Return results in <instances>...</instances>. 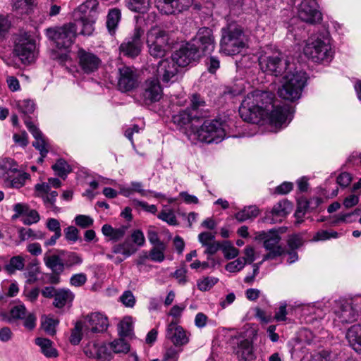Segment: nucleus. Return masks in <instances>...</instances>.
<instances>
[{"mask_svg": "<svg viewBox=\"0 0 361 361\" xmlns=\"http://www.w3.org/2000/svg\"><path fill=\"white\" fill-rule=\"evenodd\" d=\"M258 61L262 71L275 76L285 73L293 68L284 59L283 54L271 46L262 50Z\"/></svg>", "mask_w": 361, "mask_h": 361, "instance_id": "obj_3", "label": "nucleus"}, {"mask_svg": "<svg viewBox=\"0 0 361 361\" xmlns=\"http://www.w3.org/2000/svg\"><path fill=\"white\" fill-rule=\"evenodd\" d=\"M25 267V259L20 255L12 257L8 263L4 267L6 271L11 275L17 271H22Z\"/></svg>", "mask_w": 361, "mask_h": 361, "instance_id": "obj_38", "label": "nucleus"}, {"mask_svg": "<svg viewBox=\"0 0 361 361\" xmlns=\"http://www.w3.org/2000/svg\"><path fill=\"white\" fill-rule=\"evenodd\" d=\"M304 54L315 63H329L334 57V51L329 41L319 37H310L303 49Z\"/></svg>", "mask_w": 361, "mask_h": 361, "instance_id": "obj_8", "label": "nucleus"}, {"mask_svg": "<svg viewBox=\"0 0 361 361\" xmlns=\"http://www.w3.org/2000/svg\"><path fill=\"white\" fill-rule=\"evenodd\" d=\"M163 96V90L157 78L147 80L140 94L139 102L142 105L149 106L159 102Z\"/></svg>", "mask_w": 361, "mask_h": 361, "instance_id": "obj_15", "label": "nucleus"}, {"mask_svg": "<svg viewBox=\"0 0 361 361\" xmlns=\"http://www.w3.org/2000/svg\"><path fill=\"white\" fill-rule=\"evenodd\" d=\"M30 207L25 203H17L13 205V211L15 214L12 216L13 219H16L19 216H22L23 218L26 216L27 213L30 212Z\"/></svg>", "mask_w": 361, "mask_h": 361, "instance_id": "obj_52", "label": "nucleus"}, {"mask_svg": "<svg viewBox=\"0 0 361 361\" xmlns=\"http://www.w3.org/2000/svg\"><path fill=\"white\" fill-rule=\"evenodd\" d=\"M333 310L335 326L352 323L356 320L361 311V297L335 301Z\"/></svg>", "mask_w": 361, "mask_h": 361, "instance_id": "obj_5", "label": "nucleus"}, {"mask_svg": "<svg viewBox=\"0 0 361 361\" xmlns=\"http://www.w3.org/2000/svg\"><path fill=\"white\" fill-rule=\"evenodd\" d=\"M133 321L131 317H124L118 324V329L121 336H128L131 334L133 326Z\"/></svg>", "mask_w": 361, "mask_h": 361, "instance_id": "obj_44", "label": "nucleus"}, {"mask_svg": "<svg viewBox=\"0 0 361 361\" xmlns=\"http://www.w3.org/2000/svg\"><path fill=\"white\" fill-rule=\"evenodd\" d=\"M195 47L200 50V56L202 54H210L215 47L214 37L212 30L208 27L199 29L196 36L190 42Z\"/></svg>", "mask_w": 361, "mask_h": 361, "instance_id": "obj_16", "label": "nucleus"}, {"mask_svg": "<svg viewBox=\"0 0 361 361\" xmlns=\"http://www.w3.org/2000/svg\"><path fill=\"white\" fill-rule=\"evenodd\" d=\"M190 336L176 322L172 321L166 327V337L176 347L186 345L189 342Z\"/></svg>", "mask_w": 361, "mask_h": 361, "instance_id": "obj_23", "label": "nucleus"}, {"mask_svg": "<svg viewBox=\"0 0 361 361\" xmlns=\"http://www.w3.org/2000/svg\"><path fill=\"white\" fill-rule=\"evenodd\" d=\"M145 33V30L140 26L137 25L132 35L126 39L120 45L119 50L121 53L128 57L134 58L140 54L143 45L142 37Z\"/></svg>", "mask_w": 361, "mask_h": 361, "instance_id": "obj_14", "label": "nucleus"}, {"mask_svg": "<svg viewBox=\"0 0 361 361\" xmlns=\"http://www.w3.org/2000/svg\"><path fill=\"white\" fill-rule=\"evenodd\" d=\"M191 4V0H161L157 6L162 13L171 15L187 10Z\"/></svg>", "mask_w": 361, "mask_h": 361, "instance_id": "obj_24", "label": "nucleus"}, {"mask_svg": "<svg viewBox=\"0 0 361 361\" xmlns=\"http://www.w3.org/2000/svg\"><path fill=\"white\" fill-rule=\"evenodd\" d=\"M138 77L130 67L122 66L118 68V89L122 92L131 91L138 87Z\"/></svg>", "mask_w": 361, "mask_h": 361, "instance_id": "obj_18", "label": "nucleus"}, {"mask_svg": "<svg viewBox=\"0 0 361 361\" xmlns=\"http://www.w3.org/2000/svg\"><path fill=\"white\" fill-rule=\"evenodd\" d=\"M74 298L73 293L67 288H61L57 290L54 305L57 308H62L66 304L71 302Z\"/></svg>", "mask_w": 361, "mask_h": 361, "instance_id": "obj_35", "label": "nucleus"}, {"mask_svg": "<svg viewBox=\"0 0 361 361\" xmlns=\"http://www.w3.org/2000/svg\"><path fill=\"white\" fill-rule=\"evenodd\" d=\"M98 6L97 0H87L74 11L73 16L82 27L81 35L90 36L93 33L99 13Z\"/></svg>", "mask_w": 361, "mask_h": 361, "instance_id": "obj_6", "label": "nucleus"}, {"mask_svg": "<svg viewBox=\"0 0 361 361\" xmlns=\"http://www.w3.org/2000/svg\"><path fill=\"white\" fill-rule=\"evenodd\" d=\"M166 250L165 244H159V245L154 246L149 252V257L151 260L157 262H161L164 259V252Z\"/></svg>", "mask_w": 361, "mask_h": 361, "instance_id": "obj_49", "label": "nucleus"}, {"mask_svg": "<svg viewBox=\"0 0 361 361\" xmlns=\"http://www.w3.org/2000/svg\"><path fill=\"white\" fill-rule=\"evenodd\" d=\"M29 178L30 174L17 171L16 169L15 173L11 174L9 178L5 180L4 184L7 187L20 188L25 184L26 180Z\"/></svg>", "mask_w": 361, "mask_h": 361, "instance_id": "obj_33", "label": "nucleus"}, {"mask_svg": "<svg viewBox=\"0 0 361 361\" xmlns=\"http://www.w3.org/2000/svg\"><path fill=\"white\" fill-rule=\"evenodd\" d=\"M306 82L305 72L295 68L290 69L282 78L281 85L277 92L279 97L291 102L297 101L301 97Z\"/></svg>", "mask_w": 361, "mask_h": 361, "instance_id": "obj_2", "label": "nucleus"}, {"mask_svg": "<svg viewBox=\"0 0 361 361\" xmlns=\"http://www.w3.org/2000/svg\"><path fill=\"white\" fill-rule=\"evenodd\" d=\"M219 279L215 277H204L197 283V288L201 291H207L210 290L217 282Z\"/></svg>", "mask_w": 361, "mask_h": 361, "instance_id": "obj_50", "label": "nucleus"}, {"mask_svg": "<svg viewBox=\"0 0 361 361\" xmlns=\"http://www.w3.org/2000/svg\"><path fill=\"white\" fill-rule=\"evenodd\" d=\"M77 61L80 69L87 74L96 71L101 64V60L96 54L82 48L78 50Z\"/></svg>", "mask_w": 361, "mask_h": 361, "instance_id": "obj_22", "label": "nucleus"}, {"mask_svg": "<svg viewBox=\"0 0 361 361\" xmlns=\"http://www.w3.org/2000/svg\"><path fill=\"white\" fill-rule=\"evenodd\" d=\"M259 214V209L255 206L245 207L243 210L237 212L235 217L239 222H243L257 217Z\"/></svg>", "mask_w": 361, "mask_h": 361, "instance_id": "obj_40", "label": "nucleus"}, {"mask_svg": "<svg viewBox=\"0 0 361 361\" xmlns=\"http://www.w3.org/2000/svg\"><path fill=\"white\" fill-rule=\"evenodd\" d=\"M85 331L97 334L104 332L109 326L107 317L99 312H92L84 318Z\"/></svg>", "mask_w": 361, "mask_h": 361, "instance_id": "obj_21", "label": "nucleus"}, {"mask_svg": "<svg viewBox=\"0 0 361 361\" xmlns=\"http://www.w3.org/2000/svg\"><path fill=\"white\" fill-rule=\"evenodd\" d=\"M204 101L198 94H192L190 99V106L181 110L173 116L174 123L183 126L194 119L199 118L202 115L200 110L204 106Z\"/></svg>", "mask_w": 361, "mask_h": 361, "instance_id": "obj_12", "label": "nucleus"}, {"mask_svg": "<svg viewBox=\"0 0 361 361\" xmlns=\"http://www.w3.org/2000/svg\"><path fill=\"white\" fill-rule=\"evenodd\" d=\"M16 106L18 111L25 116L31 114L35 111V104L32 100L24 99L16 102Z\"/></svg>", "mask_w": 361, "mask_h": 361, "instance_id": "obj_45", "label": "nucleus"}, {"mask_svg": "<svg viewBox=\"0 0 361 361\" xmlns=\"http://www.w3.org/2000/svg\"><path fill=\"white\" fill-rule=\"evenodd\" d=\"M58 324V322L52 318H46L42 322V326L43 329L49 334L53 335L55 334V327Z\"/></svg>", "mask_w": 361, "mask_h": 361, "instance_id": "obj_61", "label": "nucleus"}, {"mask_svg": "<svg viewBox=\"0 0 361 361\" xmlns=\"http://www.w3.org/2000/svg\"><path fill=\"white\" fill-rule=\"evenodd\" d=\"M27 313V309L24 305H15L10 311L11 317L15 319H24Z\"/></svg>", "mask_w": 361, "mask_h": 361, "instance_id": "obj_53", "label": "nucleus"}, {"mask_svg": "<svg viewBox=\"0 0 361 361\" xmlns=\"http://www.w3.org/2000/svg\"><path fill=\"white\" fill-rule=\"evenodd\" d=\"M234 353L238 361H253L256 358L252 342L249 339H243L237 343Z\"/></svg>", "mask_w": 361, "mask_h": 361, "instance_id": "obj_26", "label": "nucleus"}, {"mask_svg": "<svg viewBox=\"0 0 361 361\" xmlns=\"http://www.w3.org/2000/svg\"><path fill=\"white\" fill-rule=\"evenodd\" d=\"M258 237L263 240L264 247L268 251L264 255L263 261L275 259L284 253L283 248L279 245L281 237L277 232L262 231Z\"/></svg>", "mask_w": 361, "mask_h": 361, "instance_id": "obj_13", "label": "nucleus"}, {"mask_svg": "<svg viewBox=\"0 0 361 361\" xmlns=\"http://www.w3.org/2000/svg\"><path fill=\"white\" fill-rule=\"evenodd\" d=\"M35 344L40 347L41 352L48 358L56 357L59 355L57 350L53 346V342L48 338H37Z\"/></svg>", "mask_w": 361, "mask_h": 361, "instance_id": "obj_34", "label": "nucleus"}, {"mask_svg": "<svg viewBox=\"0 0 361 361\" xmlns=\"http://www.w3.org/2000/svg\"><path fill=\"white\" fill-rule=\"evenodd\" d=\"M35 40L25 32H20L15 38L14 52L23 63H30L35 59Z\"/></svg>", "mask_w": 361, "mask_h": 361, "instance_id": "obj_10", "label": "nucleus"}, {"mask_svg": "<svg viewBox=\"0 0 361 361\" xmlns=\"http://www.w3.org/2000/svg\"><path fill=\"white\" fill-rule=\"evenodd\" d=\"M24 122L29 131L35 139L32 145L39 151L41 155H47L48 152L47 143L46 142L42 132L27 118H25Z\"/></svg>", "mask_w": 361, "mask_h": 361, "instance_id": "obj_27", "label": "nucleus"}, {"mask_svg": "<svg viewBox=\"0 0 361 361\" xmlns=\"http://www.w3.org/2000/svg\"><path fill=\"white\" fill-rule=\"evenodd\" d=\"M225 137L226 124L216 119L204 121L199 128H193L189 135L192 141L197 140L207 144L219 143Z\"/></svg>", "mask_w": 361, "mask_h": 361, "instance_id": "obj_4", "label": "nucleus"}, {"mask_svg": "<svg viewBox=\"0 0 361 361\" xmlns=\"http://www.w3.org/2000/svg\"><path fill=\"white\" fill-rule=\"evenodd\" d=\"M51 168L55 171L56 174L60 177L66 176L71 171L69 164L62 159H59Z\"/></svg>", "mask_w": 361, "mask_h": 361, "instance_id": "obj_47", "label": "nucleus"}, {"mask_svg": "<svg viewBox=\"0 0 361 361\" xmlns=\"http://www.w3.org/2000/svg\"><path fill=\"white\" fill-rule=\"evenodd\" d=\"M88 331H85V325L82 322L75 323L74 328L71 331L69 338L70 342L73 345H78L81 339L83 334H88Z\"/></svg>", "mask_w": 361, "mask_h": 361, "instance_id": "obj_43", "label": "nucleus"}, {"mask_svg": "<svg viewBox=\"0 0 361 361\" xmlns=\"http://www.w3.org/2000/svg\"><path fill=\"white\" fill-rule=\"evenodd\" d=\"M146 44L152 56L162 58L170 49L169 34L160 27H152L147 32Z\"/></svg>", "mask_w": 361, "mask_h": 361, "instance_id": "obj_9", "label": "nucleus"}, {"mask_svg": "<svg viewBox=\"0 0 361 361\" xmlns=\"http://www.w3.org/2000/svg\"><path fill=\"white\" fill-rule=\"evenodd\" d=\"M18 235L21 241H25L30 238L42 239L44 235L41 232H35L31 228H20L18 230Z\"/></svg>", "mask_w": 361, "mask_h": 361, "instance_id": "obj_48", "label": "nucleus"}, {"mask_svg": "<svg viewBox=\"0 0 361 361\" xmlns=\"http://www.w3.org/2000/svg\"><path fill=\"white\" fill-rule=\"evenodd\" d=\"M75 222L78 226L85 228L91 226L94 221L89 216L80 214L75 216Z\"/></svg>", "mask_w": 361, "mask_h": 361, "instance_id": "obj_59", "label": "nucleus"}, {"mask_svg": "<svg viewBox=\"0 0 361 361\" xmlns=\"http://www.w3.org/2000/svg\"><path fill=\"white\" fill-rule=\"evenodd\" d=\"M39 267L37 260H34L30 262L23 273L25 278L26 279V283L29 284L35 283L38 280V275L39 274Z\"/></svg>", "mask_w": 361, "mask_h": 361, "instance_id": "obj_36", "label": "nucleus"}, {"mask_svg": "<svg viewBox=\"0 0 361 361\" xmlns=\"http://www.w3.org/2000/svg\"><path fill=\"white\" fill-rule=\"evenodd\" d=\"M58 195L56 191H51L47 195L43 196V200L47 207L54 211L57 210V207L54 205L56 198Z\"/></svg>", "mask_w": 361, "mask_h": 361, "instance_id": "obj_62", "label": "nucleus"}, {"mask_svg": "<svg viewBox=\"0 0 361 361\" xmlns=\"http://www.w3.org/2000/svg\"><path fill=\"white\" fill-rule=\"evenodd\" d=\"M345 338L353 350L361 353V323L351 326L346 332Z\"/></svg>", "mask_w": 361, "mask_h": 361, "instance_id": "obj_30", "label": "nucleus"}, {"mask_svg": "<svg viewBox=\"0 0 361 361\" xmlns=\"http://www.w3.org/2000/svg\"><path fill=\"white\" fill-rule=\"evenodd\" d=\"M157 217L169 225L175 226L178 224L176 217L172 210L161 211Z\"/></svg>", "mask_w": 361, "mask_h": 361, "instance_id": "obj_51", "label": "nucleus"}, {"mask_svg": "<svg viewBox=\"0 0 361 361\" xmlns=\"http://www.w3.org/2000/svg\"><path fill=\"white\" fill-rule=\"evenodd\" d=\"M39 215L38 212L35 209H30L26 216H24L22 219L23 223L25 225H31L32 224L37 223L39 221Z\"/></svg>", "mask_w": 361, "mask_h": 361, "instance_id": "obj_63", "label": "nucleus"}, {"mask_svg": "<svg viewBox=\"0 0 361 361\" xmlns=\"http://www.w3.org/2000/svg\"><path fill=\"white\" fill-rule=\"evenodd\" d=\"M15 166L16 164L11 159H0V178L4 179V181L9 178L11 174L15 173Z\"/></svg>", "mask_w": 361, "mask_h": 361, "instance_id": "obj_37", "label": "nucleus"}, {"mask_svg": "<svg viewBox=\"0 0 361 361\" xmlns=\"http://www.w3.org/2000/svg\"><path fill=\"white\" fill-rule=\"evenodd\" d=\"M136 252L137 248L135 245L126 239L122 243L115 244L111 248V252L106 253L105 255L107 259L118 264Z\"/></svg>", "mask_w": 361, "mask_h": 361, "instance_id": "obj_20", "label": "nucleus"}, {"mask_svg": "<svg viewBox=\"0 0 361 361\" xmlns=\"http://www.w3.org/2000/svg\"><path fill=\"white\" fill-rule=\"evenodd\" d=\"M128 228L129 226L127 225L114 228L109 224H104L102 228V232L109 240L117 242L126 236Z\"/></svg>", "mask_w": 361, "mask_h": 361, "instance_id": "obj_31", "label": "nucleus"}, {"mask_svg": "<svg viewBox=\"0 0 361 361\" xmlns=\"http://www.w3.org/2000/svg\"><path fill=\"white\" fill-rule=\"evenodd\" d=\"M245 265V262H243L241 258H238L237 259L228 263L226 265V270L231 273L238 272L243 269Z\"/></svg>", "mask_w": 361, "mask_h": 361, "instance_id": "obj_56", "label": "nucleus"}, {"mask_svg": "<svg viewBox=\"0 0 361 361\" xmlns=\"http://www.w3.org/2000/svg\"><path fill=\"white\" fill-rule=\"evenodd\" d=\"M314 361H334V357L331 352L323 350L314 357Z\"/></svg>", "mask_w": 361, "mask_h": 361, "instance_id": "obj_64", "label": "nucleus"}, {"mask_svg": "<svg viewBox=\"0 0 361 361\" xmlns=\"http://www.w3.org/2000/svg\"><path fill=\"white\" fill-rule=\"evenodd\" d=\"M178 67L171 59L162 60L157 66V75L163 82H168L176 75Z\"/></svg>", "mask_w": 361, "mask_h": 361, "instance_id": "obj_25", "label": "nucleus"}, {"mask_svg": "<svg viewBox=\"0 0 361 361\" xmlns=\"http://www.w3.org/2000/svg\"><path fill=\"white\" fill-rule=\"evenodd\" d=\"M87 281V276L84 273L73 274L70 279V284L75 287H80Z\"/></svg>", "mask_w": 361, "mask_h": 361, "instance_id": "obj_60", "label": "nucleus"}, {"mask_svg": "<svg viewBox=\"0 0 361 361\" xmlns=\"http://www.w3.org/2000/svg\"><path fill=\"white\" fill-rule=\"evenodd\" d=\"M121 302L127 307H133L136 302L135 298L130 290H126L120 297Z\"/></svg>", "mask_w": 361, "mask_h": 361, "instance_id": "obj_55", "label": "nucleus"}, {"mask_svg": "<svg viewBox=\"0 0 361 361\" xmlns=\"http://www.w3.org/2000/svg\"><path fill=\"white\" fill-rule=\"evenodd\" d=\"M48 37L59 49H68L73 43L76 37V27L74 23H68L57 28L47 30Z\"/></svg>", "mask_w": 361, "mask_h": 361, "instance_id": "obj_11", "label": "nucleus"}, {"mask_svg": "<svg viewBox=\"0 0 361 361\" xmlns=\"http://www.w3.org/2000/svg\"><path fill=\"white\" fill-rule=\"evenodd\" d=\"M90 356L98 361H109L113 357V353L110 347L104 343H94L90 347Z\"/></svg>", "mask_w": 361, "mask_h": 361, "instance_id": "obj_29", "label": "nucleus"}, {"mask_svg": "<svg viewBox=\"0 0 361 361\" xmlns=\"http://www.w3.org/2000/svg\"><path fill=\"white\" fill-rule=\"evenodd\" d=\"M130 237L132 239V243L137 247H142L145 243V238L143 232L140 229L134 230L131 234Z\"/></svg>", "mask_w": 361, "mask_h": 361, "instance_id": "obj_54", "label": "nucleus"}, {"mask_svg": "<svg viewBox=\"0 0 361 361\" xmlns=\"http://www.w3.org/2000/svg\"><path fill=\"white\" fill-rule=\"evenodd\" d=\"M59 252L60 255L65 256L63 262L65 268H71L74 266L80 265L83 262L82 256L76 252H66L64 250H59Z\"/></svg>", "mask_w": 361, "mask_h": 361, "instance_id": "obj_39", "label": "nucleus"}, {"mask_svg": "<svg viewBox=\"0 0 361 361\" xmlns=\"http://www.w3.org/2000/svg\"><path fill=\"white\" fill-rule=\"evenodd\" d=\"M222 252L225 258L227 259H233L239 254L238 250L228 243L223 246Z\"/></svg>", "mask_w": 361, "mask_h": 361, "instance_id": "obj_57", "label": "nucleus"}, {"mask_svg": "<svg viewBox=\"0 0 361 361\" xmlns=\"http://www.w3.org/2000/svg\"><path fill=\"white\" fill-rule=\"evenodd\" d=\"M43 260L46 267L52 272L63 273L65 270L64 262L59 255L45 253Z\"/></svg>", "mask_w": 361, "mask_h": 361, "instance_id": "obj_32", "label": "nucleus"}, {"mask_svg": "<svg viewBox=\"0 0 361 361\" xmlns=\"http://www.w3.org/2000/svg\"><path fill=\"white\" fill-rule=\"evenodd\" d=\"M275 95L269 91L255 90L243 99L239 108L240 117L247 122L257 123L269 117L276 127L292 120L294 109L290 106H274Z\"/></svg>", "mask_w": 361, "mask_h": 361, "instance_id": "obj_1", "label": "nucleus"}, {"mask_svg": "<svg viewBox=\"0 0 361 361\" xmlns=\"http://www.w3.org/2000/svg\"><path fill=\"white\" fill-rule=\"evenodd\" d=\"M126 6L132 11L144 13L149 7V0H126Z\"/></svg>", "mask_w": 361, "mask_h": 361, "instance_id": "obj_41", "label": "nucleus"}, {"mask_svg": "<svg viewBox=\"0 0 361 361\" xmlns=\"http://www.w3.org/2000/svg\"><path fill=\"white\" fill-rule=\"evenodd\" d=\"M200 57V50L190 42L183 45L171 57L179 67H185Z\"/></svg>", "mask_w": 361, "mask_h": 361, "instance_id": "obj_19", "label": "nucleus"}, {"mask_svg": "<svg viewBox=\"0 0 361 361\" xmlns=\"http://www.w3.org/2000/svg\"><path fill=\"white\" fill-rule=\"evenodd\" d=\"M120 18L121 11L118 9L114 8L109 11L107 16L106 27L111 34L115 32V30L118 25Z\"/></svg>", "mask_w": 361, "mask_h": 361, "instance_id": "obj_42", "label": "nucleus"}, {"mask_svg": "<svg viewBox=\"0 0 361 361\" xmlns=\"http://www.w3.org/2000/svg\"><path fill=\"white\" fill-rule=\"evenodd\" d=\"M291 204L287 200H281L276 203L272 208L270 214L267 218L272 223L281 221V219L286 216L291 209Z\"/></svg>", "mask_w": 361, "mask_h": 361, "instance_id": "obj_28", "label": "nucleus"}, {"mask_svg": "<svg viewBox=\"0 0 361 361\" xmlns=\"http://www.w3.org/2000/svg\"><path fill=\"white\" fill-rule=\"evenodd\" d=\"M246 82L243 80H238L231 87L228 93L233 96L242 94L245 89Z\"/></svg>", "mask_w": 361, "mask_h": 361, "instance_id": "obj_58", "label": "nucleus"}, {"mask_svg": "<svg viewBox=\"0 0 361 361\" xmlns=\"http://www.w3.org/2000/svg\"><path fill=\"white\" fill-rule=\"evenodd\" d=\"M298 15L302 21L310 24H315L322 20L316 0H303L299 6Z\"/></svg>", "mask_w": 361, "mask_h": 361, "instance_id": "obj_17", "label": "nucleus"}, {"mask_svg": "<svg viewBox=\"0 0 361 361\" xmlns=\"http://www.w3.org/2000/svg\"><path fill=\"white\" fill-rule=\"evenodd\" d=\"M248 38L240 27L230 26L222 30L221 51L226 55H234L247 47Z\"/></svg>", "mask_w": 361, "mask_h": 361, "instance_id": "obj_7", "label": "nucleus"}, {"mask_svg": "<svg viewBox=\"0 0 361 361\" xmlns=\"http://www.w3.org/2000/svg\"><path fill=\"white\" fill-rule=\"evenodd\" d=\"M109 345L112 353H127L130 350L129 344L123 339L115 340Z\"/></svg>", "mask_w": 361, "mask_h": 361, "instance_id": "obj_46", "label": "nucleus"}]
</instances>
